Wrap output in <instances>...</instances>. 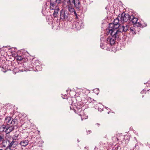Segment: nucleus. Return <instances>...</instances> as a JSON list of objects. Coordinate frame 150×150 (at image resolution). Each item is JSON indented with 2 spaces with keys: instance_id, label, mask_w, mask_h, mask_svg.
Wrapping results in <instances>:
<instances>
[{
  "instance_id": "b1692460",
  "label": "nucleus",
  "mask_w": 150,
  "mask_h": 150,
  "mask_svg": "<svg viewBox=\"0 0 150 150\" xmlns=\"http://www.w3.org/2000/svg\"><path fill=\"white\" fill-rule=\"evenodd\" d=\"M7 141L8 142V143L9 144V145L8 146L9 147H12V145H13L14 143V142L13 140L12 142H11L10 141L7 140L6 141V142H7Z\"/></svg>"
},
{
  "instance_id": "c9c22d12",
  "label": "nucleus",
  "mask_w": 150,
  "mask_h": 150,
  "mask_svg": "<svg viewBox=\"0 0 150 150\" xmlns=\"http://www.w3.org/2000/svg\"><path fill=\"white\" fill-rule=\"evenodd\" d=\"M141 93H145V91L143 90L142 91H141Z\"/></svg>"
},
{
  "instance_id": "6ab92c4d",
  "label": "nucleus",
  "mask_w": 150,
  "mask_h": 150,
  "mask_svg": "<svg viewBox=\"0 0 150 150\" xmlns=\"http://www.w3.org/2000/svg\"><path fill=\"white\" fill-rule=\"evenodd\" d=\"M27 64V63L26 62H25L23 63V64H18L19 65H20L19 66H21V69H24L25 70V68H27L28 67H29L30 66H26V64Z\"/></svg>"
},
{
  "instance_id": "412c9836",
  "label": "nucleus",
  "mask_w": 150,
  "mask_h": 150,
  "mask_svg": "<svg viewBox=\"0 0 150 150\" xmlns=\"http://www.w3.org/2000/svg\"><path fill=\"white\" fill-rule=\"evenodd\" d=\"M139 146L137 143L135 144L134 147L130 149V150H139Z\"/></svg>"
},
{
  "instance_id": "20e7f679",
  "label": "nucleus",
  "mask_w": 150,
  "mask_h": 150,
  "mask_svg": "<svg viewBox=\"0 0 150 150\" xmlns=\"http://www.w3.org/2000/svg\"><path fill=\"white\" fill-rule=\"evenodd\" d=\"M130 18L131 16L128 13H125L124 12H123L120 16V19L122 22H126L128 21H129Z\"/></svg>"
},
{
  "instance_id": "f704fd0d",
  "label": "nucleus",
  "mask_w": 150,
  "mask_h": 150,
  "mask_svg": "<svg viewBox=\"0 0 150 150\" xmlns=\"http://www.w3.org/2000/svg\"><path fill=\"white\" fill-rule=\"evenodd\" d=\"M5 150H16L15 149L11 150L10 148H6Z\"/></svg>"
},
{
  "instance_id": "a211bd4d",
  "label": "nucleus",
  "mask_w": 150,
  "mask_h": 150,
  "mask_svg": "<svg viewBox=\"0 0 150 150\" xmlns=\"http://www.w3.org/2000/svg\"><path fill=\"white\" fill-rule=\"evenodd\" d=\"M128 30L129 31L130 33L131 34H135L136 33V30L133 27H131Z\"/></svg>"
},
{
  "instance_id": "4be33fe9",
  "label": "nucleus",
  "mask_w": 150,
  "mask_h": 150,
  "mask_svg": "<svg viewBox=\"0 0 150 150\" xmlns=\"http://www.w3.org/2000/svg\"><path fill=\"white\" fill-rule=\"evenodd\" d=\"M74 6H69L68 9L69 11L71 12H74L75 11L74 10Z\"/></svg>"
},
{
  "instance_id": "1a4fd4ad",
  "label": "nucleus",
  "mask_w": 150,
  "mask_h": 150,
  "mask_svg": "<svg viewBox=\"0 0 150 150\" xmlns=\"http://www.w3.org/2000/svg\"><path fill=\"white\" fill-rule=\"evenodd\" d=\"M32 65L30 66V67L32 68L34 71H40L42 69V67L41 65L39 64L37 65L34 66H33V67H31Z\"/></svg>"
},
{
  "instance_id": "37998d69",
  "label": "nucleus",
  "mask_w": 150,
  "mask_h": 150,
  "mask_svg": "<svg viewBox=\"0 0 150 150\" xmlns=\"http://www.w3.org/2000/svg\"><path fill=\"white\" fill-rule=\"evenodd\" d=\"M117 140L118 142L119 141V139L118 138H117Z\"/></svg>"
},
{
  "instance_id": "f257e3e1",
  "label": "nucleus",
  "mask_w": 150,
  "mask_h": 150,
  "mask_svg": "<svg viewBox=\"0 0 150 150\" xmlns=\"http://www.w3.org/2000/svg\"><path fill=\"white\" fill-rule=\"evenodd\" d=\"M123 25H120L117 30L115 31L111 30L107 32V35H110L108 36L107 41L109 42L111 45H113L115 43L116 40L118 41L120 40V35L121 33L123 32Z\"/></svg>"
},
{
  "instance_id": "ddd939ff",
  "label": "nucleus",
  "mask_w": 150,
  "mask_h": 150,
  "mask_svg": "<svg viewBox=\"0 0 150 150\" xmlns=\"http://www.w3.org/2000/svg\"><path fill=\"white\" fill-rule=\"evenodd\" d=\"M25 71V69H21V66H19L18 68H15L13 70V72L15 74H16V72H21Z\"/></svg>"
},
{
  "instance_id": "f03ea898",
  "label": "nucleus",
  "mask_w": 150,
  "mask_h": 150,
  "mask_svg": "<svg viewBox=\"0 0 150 150\" xmlns=\"http://www.w3.org/2000/svg\"><path fill=\"white\" fill-rule=\"evenodd\" d=\"M4 124L6 126H8L13 131L16 129L18 127V121L16 119H13L10 117H6L4 120Z\"/></svg>"
},
{
  "instance_id": "3c124183",
  "label": "nucleus",
  "mask_w": 150,
  "mask_h": 150,
  "mask_svg": "<svg viewBox=\"0 0 150 150\" xmlns=\"http://www.w3.org/2000/svg\"><path fill=\"white\" fill-rule=\"evenodd\" d=\"M93 100H94V101H95V100H94L93 99Z\"/></svg>"
},
{
  "instance_id": "9b49d317",
  "label": "nucleus",
  "mask_w": 150,
  "mask_h": 150,
  "mask_svg": "<svg viewBox=\"0 0 150 150\" xmlns=\"http://www.w3.org/2000/svg\"><path fill=\"white\" fill-rule=\"evenodd\" d=\"M54 12L53 14V16L54 18L57 17L58 16V12L60 11L59 8L57 6L54 8Z\"/></svg>"
},
{
  "instance_id": "5fc2aeb1",
  "label": "nucleus",
  "mask_w": 150,
  "mask_h": 150,
  "mask_svg": "<svg viewBox=\"0 0 150 150\" xmlns=\"http://www.w3.org/2000/svg\"><path fill=\"white\" fill-rule=\"evenodd\" d=\"M0 50H1V49H0Z\"/></svg>"
},
{
  "instance_id": "a19ab883",
  "label": "nucleus",
  "mask_w": 150,
  "mask_h": 150,
  "mask_svg": "<svg viewBox=\"0 0 150 150\" xmlns=\"http://www.w3.org/2000/svg\"><path fill=\"white\" fill-rule=\"evenodd\" d=\"M77 142H79V139H77Z\"/></svg>"
},
{
  "instance_id": "58836bf2",
  "label": "nucleus",
  "mask_w": 150,
  "mask_h": 150,
  "mask_svg": "<svg viewBox=\"0 0 150 150\" xmlns=\"http://www.w3.org/2000/svg\"><path fill=\"white\" fill-rule=\"evenodd\" d=\"M5 147H6V146L5 145H3L2 146H1V148H3V147L4 148Z\"/></svg>"
},
{
  "instance_id": "603ef678",
  "label": "nucleus",
  "mask_w": 150,
  "mask_h": 150,
  "mask_svg": "<svg viewBox=\"0 0 150 150\" xmlns=\"http://www.w3.org/2000/svg\"><path fill=\"white\" fill-rule=\"evenodd\" d=\"M0 68H1V66H0Z\"/></svg>"
},
{
  "instance_id": "dca6fc26",
  "label": "nucleus",
  "mask_w": 150,
  "mask_h": 150,
  "mask_svg": "<svg viewBox=\"0 0 150 150\" xmlns=\"http://www.w3.org/2000/svg\"><path fill=\"white\" fill-rule=\"evenodd\" d=\"M15 58L17 61H21L22 62L25 61L26 60L25 58L21 56L17 55Z\"/></svg>"
},
{
  "instance_id": "0eeeda50",
  "label": "nucleus",
  "mask_w": 150,
  "mask_h": 150,
  "mask_svg": "<svg viewBox=\"0 0 150 150\" xmlns=\"http://www.w3.org/2000/svg\"><path fill=\"white\" fill-rule=\"evenodd\" d=\"M57 0H50V9H53L58 5Z\"/></svg>"
},
{
  "instance_id": "2eb2a0df",
  "label": "nucleus",
  "mask_w": 150,
  "mask_h": 150,
  "mask_svg": "<svg viewBox=\"0 0 150 150\" xmlns=\"http://www.w3.org/2000/svg\"><path fill=\"white\" fill-rule=\"evenodd\" d=\"M29 142V141L28 139H24L21 142L20 144L21 146H25L28 145Z\"/></svg>"
},
{
  "instance_id": "864d4df0",
  "label": "nucleus",
  "mask_w": 150,
  "mask_h": 150,
  "mask_svg": "<svg viewBox=\"0 0 150 150\" xmlns=\"http://www.w3.org/2000/svg\"><path fill=\"white\" fill-rule=\"evenodd\" d=\"M149 91H150V90Z\"/></svg>"
},
{
  "instance_id": "c03bdc74",
  "label": "nucleus",
  "mask_w": 150,
  "mask_h": 150,
  "mask_svg": "<svg viewBox=\"0 0 150 150\" xmlns=\"http://www.w3.org/2000/svg\"><path fill=\"white\" fill-rule=\"evenodd\" d=\"M70 109L71 110V106H70Z\"/></svg>"
},
{
  "instance_id": "7c9ffc66",
  "label": "nucleus",
  "mask_w": 150,
  "mask_h": 150,
  "mask_svg": "<svg viewBox=\"0 0 150 150\" xmlns=\"http://www.w3.org/2000/svg\"><path fill=\"white\" fill-rule=\"evenodd\" d=\"M21 136L20 134H19L18 135H17L16 134H15V137H16V139H20V138L19 137V136L21 137Z\"/></svg>"
},
{
  "instance_id": "39448f33",
  "label": "nucleus",
  "mask_w": 150,
  "mask_h": 150,
  "mask_svg": "<svg viewBox=\"0 0 150 150\" xmlns=\"http://www.w3.org/2000/svg\"><path fill=\"white\" fill-rule=\"evenodd\" d=\"M12 131V129H10L9 127H8V126H6L5 125H3L0 126V132H4L7 134Z\"/></svg>"
},
{
  "instance_id": "423d86ee",
  "label": "nucleus",
  "mask_w": 150,
  "mask_h": 150,
  "mask_svg": "<svg viewBox=\"0 0 150 150\" xmlns=\"http://www.w3.org/2000/svg\"><path fill=\"white\" fill-rule=\"evenodd\" d=\"M71 6H74L78 10H79L81 7V4L79 0H73Z\"/></svg>"
},
{
  "instance_id": "4468645a",
  "label": "nucleus",
  "mask_w": 150,
  "mask_h": 150,
  "mask_svg": "<svg viewBox=\"0 0 150 150\" xmlns=\"http://www.w3.org/2000/svg\"><path fill=\"white\" fill-rule=\"evenodd\" d=\"M74 105L75 106L74 107V110L75 111V112L76 113V109H77V112H80L81 111H82V107L80 105H77V106L76 105V103H74Z\"/></svg>"
},
{
  "instance_id": "bb28decb",
  "label": "nucleus",
  "mask_w": 150,
  "mask_h": 150,
  "mask_svg": "<svg viewBox=\"0 0 150 150\" xmlns=\"http://www.w3.org/2000/svg\"><path fill=\"white\" fill-rule=\"evenodd\" d=\"M93 92L97 94H98L99 92V89L98 88H96L93 89Z\"/></svg>"
},
{
  "instance_id": "2f4dec72",
  "label": "nucleus",
  "mask_w": 150,
  "mask_h": 150,
  "mask_svg": "<svg viewBox=\"0 0 150 150\" xmlns=\"http://www.w3.org/2000/svg\"><path fill=\"white\" fill-rule=\"evenodd\" d=\"M74 14L75 16V18L76 20H77V19H78V15L77 14L76 11H74Z\"/></svg>"
},
{
  "instance_id": "72a5a7b5",
  "label": "nucleus",
  "mask_w": 150,
  "mask_h": 150,
  "mask_svg": "<svg viewBox=\"0 0 150 150\" xmlns=\"http://www.w3.org/2000/svg\"><path fill=\"white\" fill-rule=\"evenodd\" d=\"M7 62H8V63L9 64H11V65H12V63L11 61H7Z\"/></svg>"
},
{
  "instance_id": "8fccbe9b",
  "label": "nucleus",
  "mask_w": 150,
  "mask_h": 150,
  "mask_svg": "<svg viewBox=\"0 0 150 150\" xmlns=\"http://www.w3.org/2000/svg\"><path fill=\"white\" fill-rule=\"evenodd\" d=\"M120 15H119V16H118V17H120Z\"/></svg>"
},
{
  "instance_id": "6e6552de",
  "label": "nucleus",
  "mask_w": 150,
  "mask_h": 150,
  "mask_svg": "<svg viewBox=\"0 0 150 150\" xmlns=\"http://www.w3.org/2000/svg\"><path fill=\"white\" fill-rule=\"evenodd\" d=\"M108 38H107V39L105 41H104L103 40V38H101L100 39V47L102 49H104L105 45L108 44L111 46H112V45H111L109 42H108L107 41V40Z\"/></svg>"
},
{
  "instance_id": "f3484780",
  "label": "nucleus",
  "mask_w": 150,
  "mask_h": 150,
  "mask_svg": "<svg viewBox=\"0 0 150 150\" xmlns=\"http://www.w3.org/2000/svg\"><path fill=\"white\" fill-rule=\"evenodd\" d=\"M136 24L137 25V26L138 27H140L142 28H143L147 26L146 23H144L143 24H142L139 22L138 23L137 22Z\"/></svg>"
},
{
  "instance_id": "aec40b11",
  "label": "nucleus",
  "mask_w": 150,
  "mask_h": 150,
  "mask_svg": "<svg viewBox=\"0 0 150 150\" xmlns=\"http://www.w3.org/2000/svg\"><path fill=\"white\" fill-rule=\"evenodd\" d=\"M120 25H119V24L116 23V24L114 25V28H113L109 29V31H110L111 30H113V31H115V30H117V29L119 28Z\"/></svg>"
},
{
  "instance_id": "e433bc0d",
  "label": "nucleus",
  "mask_w": 150,
  "mask_h": 150,
  "mask_svg": "<svg viewBox=\"0 0 150 150\" xmlns=\"http://www.w3.org/2000/svg\"><path fill=\"white\" fill-rule=\"evenodd\" d=\"M96 125H97L98 127H99L100 125V124L99 123H97L96 124Z\"/></svg>"
},
{
  "instance_id": "09e8293b",
  "label": "nucleus",
  "mask_w": 150,
  "mask_h": 150,
  "mask_svg": "<svg viewBox=\"0 0 150 150\" xmlns=\"http://www.w3.org/2000/svg\"><path fill=\"white\" fill-rule=\"evenodd\" d=\"M71 105H73V103H72Z\"/></svg>"
},
{
  "instance_id": "79ce46f5",
  "label": "nucleus",
  "mask_w": 150,
  "mask_h": 150,
  "mask_svg": "<svg viewBox=\"0 0 150 150\" xmlns=\"http://www.w3.org/2000/svg\"><path fill=\"white\" fill-rule=\"evenodd\" d=\"M112 150H115V149L113 148Z\"/></svg>"
},
{
  "instance_id": "ea45409f",
  "label": "nucleus",
  "mask_w": 150,
  "mask_h": 150,
  "mask_svg": "<svg viewBox=\"0 0 150 150\" xmlns=\"http://www.w3.org/2000/svg\"><path fill=\"white\" fill-rule=\"evenodd\" d=\"M2 119V116L1 115H0V120H1Z\"/></svg>"
},
{
  "instance_id": "49530a36",
  "label": "nucleus",
  "mask_w": 150,
  "mask_h": 150,
  "mask_svg": "<svg viewBox=\"0 0 150 150\" xmlns=\"http://www.w3.org/2000/svg\"><path fill=\"white\" fill-rule=\"evenodd\" d=\"M121 143L122 144V141H120Z\"/></svg>"
},
{
  "instance_id": "4c0bfd02",
  "label": "nucleus",
  "mask_w": 150,
  "mask_h": 150,
  "mask_svg": "<svg viewBox=\"0 0 150 150\" xmlns=\"http://www.w3.org/2000/svg\"><path fill=\"white\" fill-rule=\"evenodd\" d=\"M34 145H36V142H32V143Z\"/></svg>"
},
{
  "instance_id": "c85d7f7f",
  "label": "nucleus",
  "mask_w": 150,
  "mask_h": 150,
  "mask_svg": "<svg viewBox=\"0 0 150 150\" xmlns=\"http://www.w3.org/2000/svg\"><path fill=\"white\" fill-rule=\"evenodd\" d=\"M119 21L118 20V19L116 18L115 19L114 21L112 23L114 24V25H115V24H119Z\"/></svg>"
},
{
  "instance_id": "c756f323",
  "label": "nucleus",
  "mask_w": 150,
  "mask_h": 150,
  "mask_svg": "<svg viewBox=\"0 0 150 150\" xmlns=\"http://www.w3.org/2000/svg\"><path fill=\"white\" fill-rule=\"evenodd\" d=\"M114 24L113 23H111L109 24V27L110 28V29H111L113 28H114Z\"/></svg>"
},
{
  "instance_id": "393cba45",
  "label": "nucleus",
  "mask_w": 150,
  "mask_h": 150,
  "mask_svg": "<svg viewBox=\"0 0 150 150\" xmlns=\"http://www.w3.org/2000/svg\"><path fill=\"white\" fill-rule=\"evenodd\" d=\"M73 1V0H65V3L67 2V4L68 6H70L72 3Z\"/></svg>"
},
{
  "instance_id": "cd10ccee",
  "label": "nucleus",
  "mask_w": 150,
  "mask_h": 150,
  "mask_svg": "<svg viewBox=\"0 0 150 150\" xmlns=\"http://www.w3.org/2000/svg\"><path fill=\"white\" fill-rule=\"evenodd\" d=\"M65 0H57L58 4H65Z\"/></svg>"
},
{
  "instance_id": "9d476101",
  "label": "nucleus",
  "mask_w": 150,
  "mask_h": 150,
  "mask_svg": "<svg viewBox=\"0 0 150 150\" xmlns=\"http://www.w3.org/2000/svg\"><path fill=\"white\" fill-rule=\"evenodd\" d=\"M40 64V62L36 58H34L33 59L31 67H33V66H35L37 65Z\"/></svg>"
},
{
  "instance_id": "f8f14e48",
  "label": "nucleus",
  "mask_w": 150,
  "mask_h": 150,
  "mask_svg": "<svg viewBox=\"0 0 150 150\" xmlns=\"http://www.w3.org/2000/svg\"><path fill=\"white\" fill-rule=\"evenodd\" d=\"M138 20V19L137 18L135 17L133 15H131V18L129 21L132 22V23L134 25L137 23Z\"/></svg>"
},
{
  "instance_id": "a878e982",
  "label": "nucleus",
  "mask_w": 150,
  "mask_h": 150,
  "mask_svg": "<svg viewBox=\"0 0 150 150\" xmlns=\"http://www.w3.org/2000/svg\"><path fill=\"white\" fill-rule=\"evenodd\" d=\"M121 148V146L119 144H117L115 146L114 149H115V150H120Z\"/></svg>"
},
{
  "instance_id": "a18cd8bd",
  "label": "nucleus",
  "mask_w": 150,
  "mask_h": 150,
  "mask_svg": "<svg viewBox=\"0 0 150 150\" xmlns=\"http://www.w3.org/2000/svg\"><path fill=\"white\" fill-rule=\"evenodd\" d=\"M0 150H4L2 149H0Z\"/></svg>"
},
{
  "instance_id": "473e14b6",
  "label": "nucleus",
  "mask_w": 150,
  "mask_h": 150,
  "mask_svg": "<svg viewBox=\"0 0 150 150\" xmlns=\"http://www.w3.org/2000/svg\"><path fill=\"white\" fill-rule=\"evenodd\" d=\"M86 132H87V134H88L91 133V130L86 131Z\"/></svg>"
},
{
  "instance_id": "5701e85b",
  "label": "nucleus",
  "mask_w": 150,
  "mask_h": 150,
  "mask_svg": "<svg viewBox=\"0 0 150 150\" xmlns=\"http://www.w3.org/2000/svg\"><path fill=\"white\" fill-rule=\"evenodd\" d=\"M123 26V32L125 33L128 30H129V26L127 25H126L125 26L124 25Z\"/></svg>"
},
{
  "instance_id": "de8ad7c7",
  "label": "nucleus",
  "mask_w": 150,
  "mask_h": 150,
  "mask_svg": "<svg viewBox=\"0 0 150 150\" xmlns=\"http://www.w3.org/2000/svg\"><path fill=\"white\" fill-rule=\"evenodd\" d=\"M96 147H95V149L96 150Z\"/></svg>"
},
{
  "instance_id": "7ed1b4c3",
  "label": "nucleus",
  "mask_w": 150,
  "mask_h": 150,
  "mask_svg": "<svg viewBox=\"0 0 150 150\" xmlns=\"http://www.w3.org/2000/svg\"><path fill=\"white\" fill-rule=\"evenodd\" d=\"M60 19L63 21H69L70 19L69 13L66 11L62 9L60 11Z\"/></svg>"
}]
</instances>
